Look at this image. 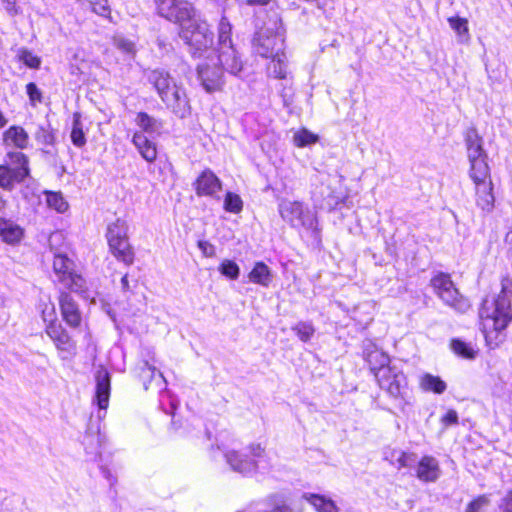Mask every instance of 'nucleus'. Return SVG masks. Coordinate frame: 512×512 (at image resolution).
<instances>
[{"mask_svg": "<svg viewBox=\"0 0 512 512\" xmlns=\"http://www.w3.org/2000/svg\"><path fill=\"white\" fill-rule=\"evenodd\" d=\"M489 504V499L485 495H481L471 501L467 507L466 512H483V509Z\"/></svg>", "mask_w": 512, "mask_h": 512, "instance_id": "obj_44", "label": "nucleus"}, {"mask_svg": "<svg viewBox=\"0 0 512 512\" xmlns=\"http://www.w3.org/2000/svg\"><path fill=\"white\" fill-rule=\"evenodd\" d=\"M168 100H172L174 102H178L179 104L180 103H183L184 105V108L187 106L188 102H187V98H180V97H177V98H168Z\"/></svg>", "mask_w": 512, "mask_h": 512, "instance_id": "obj_57", "label": "nucleus"}, {"mask_svg": "<svg viewBox=\"0 0 512 512\" xmlns=\"http://www.w3.org/2000/svg\"><path fill=\"white\" fill-rule=\"evenodd\" d=\"M53 270L57 277V281L61 283L65 289L74 293L85 292L84 278L75 273L74 262L66 255L56 254L53 260Z\"/></svg>", "mask_w": 512, "mask_h": 512, "instance_id": "obj_13", "label": "nucleus"}, {"mask_svg": "<svg viewBox=\"0 0 512 512\" xmlns=\"http://www.w3.org/2000/svg\"><path fill=\"white\" fill-rule=\"evenodd\" d=\"M339 180L327 175L316 184L311 191V197L316 208L332 211L345 199V194L337 187Z\"/></svg>", "mask_w": 512, "mask_h": 512, "instance_id": "obj_12", "label": "nucleus"}, {"mask_svg": "<svg viewBox=\"0 0 512 512\" xmlns=\"http://www.w3.org/2000/svg\"><path fill=\"white\" fill-rule=\"evenodd\" d=\"M26 89L28 96H40V92L35 83H28Z\"/></svg>", "mask_w": 512, "mask_h": 512, "instance_id": "obj_55", "label": "nucleus"}, {"mask_svg": "<svg viewBox=\"0 0 512 512\" xmlns=\"http://www.w3.org/2000/svg\"><path fill=\"white\" fill-rule=\"evenodd\" d=\"M195 11L190 18L178 22L181 26L179 37L189 47L193 57H201L213 45L214 33L206 21L194 18Z\"/></svg>", "mask_w": 512, "mask_h": 512, "instance_id": "obj_5", "label": "nucleus"}, {"mask_svg": "<svg viewBox=\"0 0 512 512\" xmlns=\"http://www.w3.org/2000/svg\"><path fill=\"white\" fill-rule=\"evenodd\" d=\"M70 138L73 145L78 148H81L86 144V136L83 131V125L80 121V115L78 113H75L73 116V125Z\"/></svg>", "mask_w": 512, "mask_h": 512, "instance_id": "obj_34", "label": "nucleus"}, {"mask_svg": "<svg viewBox=\"0 0 512 512\" xmlns=\"http://www.w3.org/2000/svg\"><path fill=\"white\" fill-rule=\"evenodd\" d=\"M198 78L206 93H215L221 90L223 69L215 64L213 67L208 64L197 66Z\"/></svg>", "mask_w": 512, "mask_h": 512, "instance_id": "obj_19", "label": "nucleus"}, {"mask_svg": "<svg viewBox=\"0 0 512 512\" xmlns=\"http://www.w3.org/2000/svg\"><path fill=\"white\" fill-rule=\"evenodd\" d=\"M23 236L22 228L10 220L0 218V237L8 244H15Z\"/></svg>", "mask_w": 512, "mask_h": 512, "instance_id": "obj_27", "label": "nucleus"}, {"mask_svg": "<svg viewBox=\"0 0 512 512\" xmlns=\"http://www.w3.org/2000/svg\"><path fill=\"white\" fill-rule=\"evenodd\" d=\"M397 454V457L395 459V464H396V467L397 469H401V468H404V467H411L414 465V463L416 462V455L413 454V453H406V452H403V451H398V452H393L392 453V456H396Z\"/></svg>", "mask_w": 512, "mask_h": 512, "instance_id": "obj_42", "label": "nucleus"}, {"mask_svg": "<svg viewBox=\"0 0 512 512\" xmlns=\"http://www.w3.org/2000/svg\"><path fill=\"white\" fill-rule=\"evenodd\" d=\"M282 219L292 227L303 228L314 238L319 237L318 221L315 213L301 202L283 200L279 204Z\"/></svg>", "mask_w": 512, "mask_h": 512, "instance_id": "obj_9", "label": "nucleus"}, {"mask_svg": "<svg viewBox=\"0 0 512 512\" xmlns=\"http://www.w3.org/2000/svg\"><path fill=\"white\" fill-rule=\"evenodd\" d=\"M430 285L445 305L459 313H465L469 310L470 303L468 299L459 293L449 274L437 273L431 278Z\"/></svg>", "mask_w": 512, "mask_h": 512, "instance_id": "obj_11", "label": "nucleus"}, {"mask_svg": "<svg viewBox=\"0 0 512 512\" xmlns=\"http://www.w3.org/2000/svg\"><path fill=\"white\" fill-rule=\"evenodd\" d=\"M512 280L503 277L501 291L498 295L487 296L480 307L479 315L484 321V327L500 332L512 321Z\"/></svg>", "mask_w": 512, "mask_h": 512, "instance_id": "obj_2", "label": "nucleus"}, {"mask_svg": "<svg viewBox=\"0 0 512 512\" xmlns=\"http://www.w3.org/2000/svg\"><path fill=\"white\" fill-rule=\"evenodd\" d=\"M16 161L19 166L15 169H10L5 166H0V187L11 190L14 183L22 182L29 175L28 160L26 156L21 153H15Z\"/></svg>", "mask_w": 512, "mask_h": 512, "instance_id": "obj_15", "label": "nucleus"}, {"mask_svg": "<svg viewBox=\"0 0 512 512\" xmlns=\"http://www.w3.org/2000/svg\"><path fill=\"white\" fill-rule=\"evenodd\" d=\"M441 423L445 426H452L458 424V413L450 409L447 411V413L441 418Z\"/></svg>", "mask_w": 512, "mask_h": 512, "instance_id": "obj_50", "label": "nucleus"}, {"mask_svg": "<svg viewBox=\"0 0 512 512\" xmlns=\"http://www.w3.org/2000/svg\"><path fill=\"white\" fill-rule=\"evenodd\" d=\"M198 248L201 250L204 256L214 257L216 253L215 246L206 240L198 241Z\"/></svg>", "mask_w": 512, "mask_h": 512, "instance_id": "obj_49", "label": "nucleus"}, {"mask_svg": "<svg viewBox=\"0 0 512 512\" xmlns=\"http://www.w3.org/2000/svg\"><path fill=\"white\" fill-rule=\"evenodd\" d=\"M224 209L230 213H240L243 209L241 197L233 192H227L224 198Z\"/></svg>", "mask_w": 512, "mask_h": 512, "instance_id": "obj_37", "label": "nucleus"}, {"mask_svg": "<svg viewBox=\"0 0 512 512\" xmlns=\"http://www.w3.org/2000/svg\"><path fill=\"white\" fill-rule=\"evenodd\" d=\"M293 141L297 147H306L316 143L318 141V136L307 129H301L294 133Z\"/></svg>", "mask_w": 512, "mask_h": 512, "instance_id": "obj_38", "label": "nucleus"}, {"mask_svg": "<svg viewBox=\"0 0 512 512\" xmlns=\"http://www.w3.org/2000/svg\"><path fill=\"white\" fill-rule=\"evenodd\" d=\"M451 348L455 354L465 359H474L477 355V350L471 343H467L460 339H453L451 341Z\"/></svg>", "mask_w": 512, "mask_h": 512, "instance_id": "obj_33", "label": "nucleus"}, {"mask_svg": "<svg viewBox=\"0 0 512 512\" xmlns=\"http://www.w3.org/2000/svg\"><path fill=\"white\" fill-rule=\"evenodd\" d=\"M21 193L26 200H31V198L36 196L35 187L33 185H27Z\"/></svg>", "mask_w": 512, "mask_h": 512, "instance_id": "obj_53", "label": "nucleus"}, {"mask_svg": "<svg viewBox=\"0 0 512 512\" xmlns=\"http://www.w3.org/2000/svg\"><path fill=\"white\" fill-rule=\"evenodd\" d=\"M120 285H121L122 292L127 293V292L131 291V287H130L129 280H128V274H125L122 276Z\"/></svg>", "mask_w": 512, "mask_h": 512, "instance_id": "obj_54", "label": "nucleus"}, {"mask_svg": "<svg viewBox=\"0 0 512 512\" xmlns=\"http://www.w3.org/2000/svg\"><path fill=\"white\" fill-rule=\"evenodd\" d=\"M224 458L230 468L243 475L266 472L272 464L265 449L260 444H251L245 451L234 448L223 449Z\"/></svg>", "mask_w": 512, "mask_h": 512, "instance_id": "obj_3", "label": "nucleus"}, {"mask_svg": "<svg viewBox=\"0 0 512 512\" xmlns=\"http://www.w3.org/2000/svg\"><path fill=\"white\" fill-rule=\"evenodd\" d=\"M65 332H67V330L62 326V324L54 320L50 321L46 327V333L52 341L57 339L62 335V333Z\"/></svg>", "mask_w": 512, "mask_h": 512, "instance_id": "obj_45", "label": "nucleus"}, {"mask_svg": "<svg viewBox=\"0 0 512 512\" xmlns=\"http://www.w3.org/2000/svg\"><path fill=\"white\" fill-rule=\"evenodd\" d=\"M267 500L273 512H292V509L287 505V500L283 494H272L267 498Z\"/></svg>", "mask_w": 512, "mask_h": 512, "instance_id": "obj_39", "label": "nucleus"}, {"mask_svg": "<svg viewBox=\"0 0 512 512\" xmlns=\"http://www.w3.org/2000/svg\"><path fill=\"white\" fill-rule=\"evenodd\" d=\"M194 188L198 196H209L220 199L218 192L222 190V183L212 170L205 169L197 177Z\"/></svg>", "mask_w": 512, "mask_h": 512, "instance_id": "obj_20", "label": "nucleus"}, {"mask_svg": "<svg viewBox=\"0 0 512 512\" xmlns=\"http://www.w3.org/2000/svg\"><path fill=\"white\" fill-rule=\"evenodd\" d=\"M19 61L23 62L27 67L36 69L41 64V59L37 55H34L27 48H20L17 52Z\"/></svg>", "mask_w": 512, "mask_h": 512, "instance_id": "obj_40", "label": "nucleus"}, {"mask_svg": "<svg viewBox=\"0 0 512 512\" xmlns=\"http://www.w3.org/2000/svg\"><path fill=\"white\" fill-rule=\"evenodd\" d=\"M282 28L281 18L276 12H273L268 23L264 24L258 32L255 33L252 40V47L256 54L268 58L275 56L280 48L277 47L283 39L280 36Z\"/></svg>", "mask_w": 512, "mask_h": 512, "instance_id": "obj_10", "label": "nucleus"}, {"mask_svg": "<svg viewBox=\"0 0 512 512\" xmlns=\"http://www.w3.org/2000/svg\"><path fill=\"white\" fill-rule=\"evenodd\" d=\"M464 142L468 159L487 155L483 148V138L479 135L475 127L472 126L465 130Z\"/></svg>", "mask_w": 512, "mask_h": 512, "instance_id": "obj_23", "label": "nucleus"}, {"mask_svg": "<svg viewBox=\"0 0 512 512\" xmlns=\"http://www.w3.org/2000/svg\"><path fill=\"white\" fill-rule=\"evenodd\" d=\"M135 122L141 128V131L133 134L132 143L143 159L147 162H153L157 158V148L156 144L148 136L153 138L156 135H160L163 123L145 112H139Z\"/></svg>", "mask_w": 512, "mask_h": 512, "instance_id": "obj_6", "label": "nucleus"}, {"mask_svg": "<svg viewBox=\"0 0 512 512\" xmlns=\"http://www.w3.org/2000/svg\"><path fill=\"white\" fill-rule=\"evenodd\" d=\"M487 157L486 155L468 159L470 163L469 175L474 183L491 180Z\"/></svg>", "mask_w": 512, "mask_h": 512, "instance_id": "obj_25", "label": "nucleus"}, {"mask_svg": "<svg viewBox=\"0 0 512 512\" xmlns=\"http://www.w3.org/2000/svg\"><path fill=\"white\" fill-rule=\"evenodd\" d=\"M94 378L96 383L94 402L98 406V411L96 419L93 416L90 417L83 437L86 453L91 455L99 454L101 447L106 441L105 434L101 432L100 423L106 415L111 392V376L103 365H99L96 368Z\"/></svg>", "mask_w": 512, "mask_h": 512, "instance_id": "obj_1", "label": "nucleus"}, {"mask_svg": "<svg viewBox=\"0 0 512 512\" xmlns=\"http://www.w3.org/2000/svg\"><path fill=\"white\" fill-rule=\"evenodd\" d=\"M147 79L160 95L180 96L181 87L177 85L175 79L167 71L152 70L147 74Z\"/></svg>", "mask_w": 512, "mask_h": 512, "instance_id": "obj_16", "label": "nucleus"}, {"mask_svg": "<svg viewBox=\"0 0 512 512\" xmlns=\"http://www.w3.org/2000/svg\"><path fill=\"white\" fill-rule=\"evenodd\" d=\"M217 65L223 70L240 75L243 71L241 55L232 41V24L226 16H222L217 27Z\"/></svg>", "mask_w": 512, "mask_h": 512, "instance_id": "obj_4", "label": "nucleus"}, {"mask_svg": "<svg viewBox=\"0 0 512 512\" xmlns=\"http://www.w3.org/2000/svg\"><path fill=\"white\" fill-rule=\"evenodd\" d=\"M363 358L368 363L370 370L375 377L376 373L381 369L392 367L394 365L391 363L389 355L378 349L371 340L363 341Z\"/></svg>", "mask_w": 512, "mask_h": 512, "instance_id": "obj_18", "label": "nucleus"}, {"mask_svg": "<svg viewBox=\"0 0 512 512\" xmlns=\"http://www.w3.org/2000/svg\"><path fill=\"white\" fill-rule=\"evenodd\" d=\"M92 8V10L101 15L106 16L110 12V8L107 0H87Z\"/></svg>", "mask_w": 512, "mask_h": 512, "instance_id": "obj_46", "label": "nucleus"}, {"mask_svg": "<svg viewBox=\"0 0 512 512\" xmlns=\"http://www.w3.org/2000/svg\"><path fill=\"white\" fill-rule=\"evenodd\" d=\"M41 99L40 97H37V98H30L31 102H32V105H35V101H38V102H41Z\"/></svg>", "mask_w": 512, "mask_h": 512, "instance_id": "obj_59", "label": "nucleus"}, {"mask_svg": "<svg viewBox=\"0 0 512 512\" xmlns=\"http://www.w3.org/2000/svg\"><path fill=\"white\" fill-rule=\"evenodd\" d=\"M47 205L57 211L58 213H64L68 209V203L59 192H47L46 193Z\"/></svg>", "mask_w": 512, "mask_h": 512, "instance_id": "obj_36", "label": "nucleus"}, {"mask_svg": "<svg viewBox=\"0 0 512 512\" xmlns=\"http://www.w3.org/2000/svg\"><path fill=\"white\" fill-rule=\"evenodd\" d=\"M100 469L102 475L107 479L110 486L113 487L117 482L116 477L111 473L110 469H108L107 467L101 466Z\"/></svg>", "mask_w": 512, "mask_h": 512, "instance_id": "obj_52", "label": "nucleus"}, {"mask_svg": "<svg viewBox=\"0 0 512 512\" xmlns=\"http://www.w3.org/2000/svg\"><path fill=\"white\" fill-rule=\"evenodd\" d=\"M291 329L302 342L310 341L315 334V327L312 322L309 321H300Z\"/></svg>", "mask_w": 512, "mask_h": 512, "instance_id": "obj_35", "label": "nucleus"}, {"mask_svg": "<svg viewBox=\"0 0 512 512\" xmlns=\"http://www.w3.org/2000/svg\"><path fill=\"white\" fill-rule=\"evenodd\" d=\"M128 229L127 221L122 218H117L115 221L108 224L105 237L111 254L118 261L130 266L134 262L135 253L129 243Z\"/></svg>", "mask_w": 512, "mask_h": 512, "instance_id": "obj_8", "label": "nucleus"}, {"mask_svg": "<svg viewBox=\"0 0 512 512\" xmlns=\"http://www.w3.org/2000/svg\"><path fill=\"white\" fill-rule=\"evenodd\" d=\"M140 378L143 382V386L145 390L155 389L159 392L166 389V379L160 371L148 363V361L143 362V366L140 371Z\"/></svg>", "mask_w": 512, "mask_h": 512, "instance_id": "obj_22", "label": "nucleus"}, {"mask_svg": "<svg viewBox=\"0 0 512 512\" xmlns=\"http://www.w3.org/2000/svg\"><path fill=\"white\" fill-rule=\"evenodd\" d=\"M184 115H185V111H183V112L180 114V116H181V117H184Z\"/></svg>", "mask_w": 512, "mask_h": 512, "instance_id": "obj_60", "label": "nucleus"}, {"mask_svg": "<svg viewBox=\"0 0 512 512\" xmlns=\"http://www.w3.org/2000/svg\"><path fill=\"white\" fill-rule=\"evenodd\" d=\"M419 386L423 391L435 394H443L447 389V384L444 380L430 373H424L420 377Z\"/></svg>", "mask_w": 512, "mask_h": 512, "instance_id": "obj_29", "label": "nucleus"}, {"mask_svg": "<svg viewBox=\"0 0 512 512\" xmlns=\"http://www.w3.org/2000/svg\"><path fill=\"white\" fill-rule=\"evenodd\" d=\"M7 123V120L6 118L4 117V115L2 114V112L0 111V128L4 127Z\"/></svg>", "mask_w": 512, "mask_h": 512, "instance_id": "obj_58", "label": "nucleus"}, {"mask_svg": "<svg viewBox=\"0 0 512 512\" xmlns=\"http://www.w3.org/2000/svg\"><path fill=\"white\" fill-rule=\"evenodd\" d=\"M4 141L7 145H14L17 148L24 149L28 145L29 137L22 127L11 126L4 133Z\"/></svg>", "mask_w": 512, "mask_h": 512, "instance_id": "obj_30", "label": "nucleus"}, {"mask_svg": "<svg viewBox=\"0 0 512 512\" xmlns=\"http://www.w3.org/2000/svg\"><path fill=\"white\" fill-rule=\"evenodd\" d=\"M306 499L315 507L318 512H338V507L331 499L323 496L310 494Z\"/></svg>", "mask_w": 512, "mask_h": 512, "instance_id": "obj_32", "label": "nucleus"}, {"mask_svg": "<svg viewBox=\"0 0 512 512\" xmlns=\"http://www.w3.org/2000/svg\"><path fill=\"white\" fill-rule=\"evenodd\" d=\"M268 73L274 77L277 81H285L286 84L290 82L287 79V59L284 53H275L272 57L271 62L268 65Z\"/></svg>", "mask_w": 512, "mask_h": 512, "instance_id": "obj_26", "label": "nucleus"}, {"mask_svg": "<svg viewBox=\"0 0 512 512\" xmlns=\"http://www.w3.org/2000/svg\"><path fill=\"white\" fill-rule=\"evenodd\" d=\"M449 23L451 28L454 29L460 35L468 32L466 19L459 17H451L449 18Z\"/></svg>", "mask_w": 512, "mask_h": 512, "instance_id": "obj_47", "label": "nucleus"}, {"mask_svg": "<svg viewBox=\"0 0 512 512\" xmlns=\"http://www.w3.org/2000/svg\"><path fill=\"white\" fill-rule=\"evenodd\" d=\"M440 468L438 461L432 456H424L417 466V477L424 482H434L438 479Z\"/></svg>", "mask_w": 512, "mask_h": 512, "instance_id": "obj_24", "label": "nucleus"}, {"mask_svg": "<svg viewBox=\"0 0 512 512\" xmlns=\"http://www.w3.org/2000/svg\"><path fill=\"white\" fill-rule=\"evenodd\" d=\"M499 508L503 512H512V488L508 490L505 496L500 500Z\"/></svg>", "mask_w": 512, "mask_h": 512, "instance_id": "obj_51", "label": "nucleus"}, {"mask_svg": "<svg viewBox=\"0 0 512 512\" xmlns=\"http://www.w3.org/2000/svg\"><path fill=\"white\" fill-rule=\"evenodd\" d=\"M248 4L250 5H265L270 0H246Z\"/></svg>", "mask_w": 512, "mask_h": 512, "instance_id": "obj_56", "label": "nucleus"}, {"mask_svg": "<svg viewBox=\"0 0 512 512\" xmlns=\"http://www.w3.org/2000/svg\"><path fill=\"white\" fill-rule=\"evenodd\" d=\"M158 13L171 22H182L193 14L191 3L183 0H155Z\"/></svg>", "mask_w": 512, "mask_h": 512, "instance_id": "obj_14", "label": "nucleus"}, {"mask_svg": "<svg viewBox=\"0 0 512 512\" xmlns=\"http://www.w3.org/2000/svg\"><path fill=\"white\" fill-rule=\"evenodd\" d=\"M35 138L38 143L44 145H53L55 142L54 133L48 128L40 127L35 133Z\"/></svg>", "mask_w": 512, "mask_h": 512, "instance_id": "obj_43", "label": "nucleus"}, {"mask_svg": "<svg viewBox=\"0 0 512 512\" xmlns=\"http://www.w3.org/2000/svg\"><path fill=\"white\" fill-rule=\"evenodd\" d=\"M219 272L229 279L236 280L240 275V268L236 262L226 259L220 264Z\"/></svg>", "mask_w": 512, "mask_h": 512, "instance_id": "obj_41", "label": "nucleus"}, {"mask_svg": "<svg viewBox=\"0 0 512 512\" xmlns=\"http://www.w3.org/2000/svg\"><path fill=\"white\" fill-rule=\"evenodd\" d=\"M248 278L252 283L268 287L273 280V274L271 269L264 262L259 261L255 263L248 274Z\"/></svg>", "mask_w": 512, "mask_h": 512, "instance_id": "obj_28", "label": "nucleus"}, {"mask_svg": "<svg viewBox=\"0 0 512 512\" xmlns=\"http://www.w3.org/2000/svg\"><path fill=\"white\" fill-rule=\"evenodd\" d=\"M58 300L61 315L65 323L71 328L79 327L82 322V312L73 296L65 290H60Z\"/></svg>", "mask_w": 512, "mask_h": 512, "instance_id": "obj_17", "label": "nucleus"}, {"mask_svg": "<svg viewBox=\"0 0 512 512\" xmlns=\"http://www.w3.org/2000/svg\"><path fill=\"white\" fill-rule=\"evenodd\" d=\"M116 46L118 49L122 50L125 53H128V54L135 53L134 43L128 39H124V38L117 39Z\"/></svg>", "mask_w": 512, "mask_h": 512, "instance_id": "obj_48", "label": "nucleus"}, {"mask_svg": "<svg viewBox=\"0 0 512 512\" xmlns=\"http://www.w3.org/2000/svg\"><path fill=\"white\" fill-rule=\"evenodd\" d=\"M475 184V203L484 214H490L495 207V195L491 180Z\"/></svg>", "mask_w": 512, "mask_h": 512, "instance_id": "obj_21", "label": "nucleus"}, {"mask_svg": "<svg viewBox=\"0 0 512 512\" xmlns=\"http://www.w3.org/2000/svg\"><path fill=\"white\" fill-rule=\"evenodd\" d=\"M376 380L381 389L400 401L399 408L406 413L407 408L412 406V399L408 395V382L403 371L394 364L376 373Z\"/></svg>", "mask_w": 512, "mask_h": 512, "instance_id": "obj_7", "label": "nucleus"}, {"mask_svg": "<svg viewBox=\"0 0 512 512\" xmlns=\"http://www.w3.org/2000/svg\"><path fill=\"white\" fill-rule=\"evenodd\" d=\"M53 342L63 359L76 355V342L71 338L68 332L62 333V335Z\"/></svg>", "mask_w": 512, "mask_h": 512, "instance_id": "obj_31", "label": "nucleus"}]
</instances>
